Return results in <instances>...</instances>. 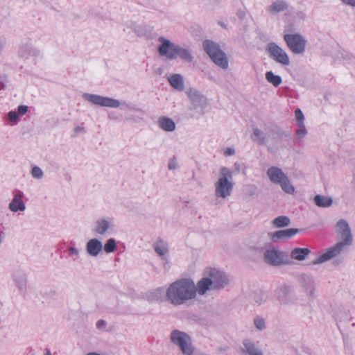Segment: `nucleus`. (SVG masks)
I'll list each match as a JSON object with an SVG mask.
<instances>
[{
    "instance_id": "obj_1",
    "label": "nucleus",
    "mask_w": 355,
    "mask_h": 355,
    "mask_svg": "<svg viewBox=\"0 0 355 355\" xmlns=\"http://www.w3.org/2000/svg\"><path fill=\"white\" fill-rule=\"evenodd\" d=\"M200 282L191 277L180 278L167 287V301L174 306H181L193 302L198 295Z\"/></svg>"
},
{
    "instance_id": "obj_2",
    "label": "nucleus",
    "mask_w": 355,
    "mask_h": 355,
    "mask_svg": "<svg viewBox=\"0 0 355 355\" xmlns=\"http://www.w3.org/2000/svg\"><path fill=\"white\" fill-rule=\"evenodd\" d=\"M157 42V52L161 57H164L168 60L180 58L186 62L193 61V57L189 49L175 44L164 36L159 37Z\"/></svg>"
},
{
    "instance_id": "obj_3",
    "label": "nucleus",
    "mask_w": 355,
    "mask_h": 355,
    "mask_svg": "<svg viewBox=\"0 0 355 355\" xmlns=\"http://www.w3.org/2000/svg\"><path fill=\"white\" fill-rule=\"evenodd\" d=\"M338 234L340 235L344 240L343 242H339L334 246L327 249L324 253L320 254L317 259L313 261L314 265L320 264L337 256L343 250L346 245H351L352 236L348 223L344 220H340L336 227Z\"/></svg>"
},
{
    "instance_id": "obj_4",
    "label": "nucleus",
    "mask_w": 355,
    "mask_h": 355,
    "mask_svg": "<svg viewBox=\"0 0 355 355\" xmlns=\"http://www.w3.org/2000/svg\"><path fill=\"white\" fill-rule=\"evenodd\" d=\"M205 275L206 277L201 279V295L207 290L224 288L228 284L226 275L215 268H207Z\"/></svg>"
},
{
    "instance_id": "obj_5",
    "label": "nucleus",
    "mask_w": 355,
    "mask_h": 355,
    "mask_svg": "<svg viewBox=\"0 0 355 355\" xmlns=\"http://www.w3.org/2000/svg\"><path fill=\"white\" fill-rule=\"evenodd\" d=\"M170 340L184 355H193L196 347L191 336L182 331L174 329L171 332Z\"/></svg>"
},
{
    "instance_id": "obj_6",
    "label": "nucleus",
    "mask_w": 355,
    "mask_h": 355,
    "mask_svg": "<svg viewBox=\"0 0 355 355\" xmlns=\"http://www.w3.org/2000/svg\"><path fill=\"white\" fill-rule=\"evenodd\" d=\"M203 47L205 52L217 66L224 69L228 67L227 58L218 44L207 40L203 42Z\"/></svg>"
},
{
    "instance_id": "obj_7",
    "label": "nucleus",
    "mask_w": 355,
    "mask_h": 355,
    "mask_svg": "<svg viewBox=\"0 0 355 355\" xmlns=\"http://www.w3.org/2000/svg\"><path fill=\"white\" fill-rule=\"evenodd\" d=\"M220 178L216 184V196L225 198L231 194L233 184L231 182L232 173L231 171L223 167L220 169Z\"/></svg>"
},
{
    "instance_id": "obj_8",
    "label": "nucleus",
    "mask_w": 355,
    "mask_h": 355,
    "mask_svg": "<svg viewBox=\"0 0 355 355\" xmlns=\"http://www.w3.org/2000/svg\"><path fill=\"white\" fill-rule=\"evenodd\" d=\"M82 97L86 101H88L93 105L101 107L118 108L121 105H126L125 103H121L118 99L95 94L83 93Z\"/></svg>"
},
{
    "instance_id": "obj_9",
    "label": "nucleus",
    "mask_w": 355,
    "mask_h": 355,
    "mask_svg": "<svg viewBox=\"0 0 355 355\" xmlns=\"http://www.w3.org/2000/svg\"><path fill=\"white\" fill-rule=\"evenodd\" d=\"M115 229L114 220L112 217L103 216L97 218L92 227V232L98 236L110 235Z\"/></svg>"
},
{
    "instance_id": "obj_10",
    "label": "nucleus",
    "mask_w": 355,
    "mask_h": 355,
    "mask_svg": "<svg viewBox=\"0 0 355 355\" xmlns=\"http://www.w3.org/2000/svg\"><path fill=\"white\" fill-rule=\"evenodd\" d=\"M267 174L270 180L275 184H280L282 189L288 193L295 191L294 187L291 184L287 176L277 167H271L268 170Z\"/></svg>"
},
{
    "instance_id": "obj_11",
    "label": "nucleus",
    "mask_w": 355,
    "mask_h": 355,
    "mask_svg": "<svg viewBox=\"0 0 355 355\" xmlns=\"http://www.w3.org/2000/svg\"><path fill=\"white\" fill-rule=\"evenodd\" d=\"M263 261L267 264L273 266L286 265L290 263L286 253L275 248L268 249L264 252Z\"/></svg>"
},
{
    "instance_id": "obj_12",
    "label": "nucleus",
    "mask_w": 355,
    "mask_h": 355,
    "mask_svg": "<svg viewBox=\"0 0 355 355\" xmlns=\"http://www.w3.org/2000/svg\"><path fill=\"white\" fill-rule=\"evenodd\" d=\"M284 39L288 49L295 54L302 53L306 49V41L300 34H285Z\"/></svg>"
},
{
    "instance_id": "obj_13",
    "label": "nucleus",
    "mask_w": 355,
    "mask_h": 355,
    "mask_svg": "<svg viewBox=\"0 0 355 355\" xmlns=\"http://www.w3.org/2000/svg\"><path fill=\"white\" fill-rule=\"evenodd\" d=\"M268 50L271 57H272L276 62L286 66L289 64L290 61L287 53L276 44L270 43L268 45Z\"/></svg>"
},
{
    "instance_id": "obj_14",
    "label": "nucleus",
    "mask_w": 355,
    "mask_h": 355,
    "mask_svg": "<svg viewBox=\"0 0 355 355\" xmlns=\"http://www.w3.org/2000/svg\"><path fill=\"white\" fill-rule=\"evenodd\" d=\"M85 248L87 254L90 257L96 258L103 253V242L98 238L89 239Z\"/></svg>"
},
{
    "instance_id": "obj_15",
    "label": "nucleus",
    "mask_w": 355,
    "mask_h": 355,
    "mask_svg": "<svg viewBox=\"0 0 355 355\" xmlns=\"http://www.w3.org/2000/svg\"><path fill=\"white\" fill-rule=\"evenodd\" d=\"M24 193L21 191H17L12 200L8 204L9 209L12 212L24 211L26 209V205L23 200Z\"/></svg>"
},
{
    "instance_id": "obj_16",
    "label": "nucleus",
    "mask_w": 355,
    "mask_h": 355,
    "mask_svg": "<svg viewBox=\"0 0 355 355\" xmlns=\"http://www.w3.org/2000/svg\"><path fill=\"white\" fill-rule=\"evenodd\" d=\"M147 300L150 302H163L167 301V288L165 289L164 287H157L146 294Z\"/></svg>"
},
{
    "instance_id": "obj_17",
    "label": "nucleus",
    "mask_w": 355,
    "mask_h": 355,
    "mask_svg": "<svg viewBox=\"0 0 355 355\" xmlns=\"http://www.w3.org/2000/svg\"><path fill=\"white\" fill-rule=\"evenodd\" d=\"M19 55L24 59H28L31 57L36 56L39 51L33 46L31 41L22 43L19 48Z\"/></svg>"
},
{
    "instance_id": "obj_18",
    "label": "nucleus",
    "mask_w": 355,
    "mask_h": 355,
    "mask_svg": "<svg viewBox=\"0 0 355 355\" xmlns=\"http://www.w3.org/2000/svg\"><path fill=\"white\" fill-rule=\"evenodd\" d=\"M157 125L163 131L172 132L176 128L175 121L170 117L162 116L157 119Z\"/></svg>"
},
{
    "instance_id": "obj_19",
    "label": "nucleus",
    "mask_w": 355,
    "mask_h": 355,
    "mask_svg": "<svg viewBox=\"0 0 355 355\" xmlns=\"http://www.w3.org/2000/svg\"><path fill=\"white\" fill-rule=\"evenodd\" d=\"M170 85L178 91H182L184 88V77L179 73H175L168 77Z\"/></svg>"
},
{
    "instance_id": "obj_20",
    "label": "nucleus",
    "mask_w": 355,
    "mask_h": 355,
    "mask_svg": "<svg viewBox=\"0 0 355 355\" xmlns=\"http://www.w3.org/2000/svg\"><path fill=\"white\" fill-rule=\"evenodd\" d=\"M153 249L156 254L162 257V259L166 258L168 253V245L166 242L163 240L156 241L153 245Z\"/></svg>"
},
{
    "instance_id": "obj_21",
    "label": "nucleus",
    "mask_w": 355,
    "mask_h": 355,
    "mask_svg": "<svg viewBox=\"0 0 355 355\" xmlns=\"http://www.w3.org/2000/svg\"><path fill=\"white\" fill-rule=\"evenodd\" d=\"M299 232L298 229L291 228L284 230H279L275 232L272 236V239L275 241L278 239H288L293 236Z\"/></svg>"
},
{
    "instance_id": "obj_22",
    "label": "nucleus",
    "mask_w": 355,
    "mask_h": 355,
    "mask_svg": "<svg viewBox=\"0 0 355 355\" xmlns=\"http://www.w3.org/2000/svg\"><path fill=\"white\" fill-rule=\"evenodd\" d=\"M126 28L129 33L132 32L139 37H144L146 35V28L134 21H129L126 24Z\"/></svg>"
},
{
    "instance_id": "obj_23",
    "label": "nucleus",
    "mask_w": 355,
    "mask_h": 355,
    "mask_svg": "<svg viewBox=\"0 0 355 355\" xmlns=\"http://www.w3.org/2000/svg\"><path fill=\"white\" fill-rule=\"evenodd\" d=\"M311 252L310 250L306 248H296L291 252V257L297 261H303Z\"/></svg>"
},
{
    "instance_id": "obj_24",
    "label": "nucleus",
    "mask_w": 355,
    "mask_h": 355,
    "mask_svg": "<svg viewBox=\"0 0 355 355\" xmlns=\"http://www.w3.org/2000/svg\"><path fill=\"white\" fill-rule=\"evenodd\" d=\"M194 107H198L200 102V94L198 89L189 88L186 92Z\"/></svg>"
},
{
    "instance_id": "obj_25",
    "label": "nucleus",
    "mask_w": 355,
    "mask_h": 355,
    "mask_svg": "<svg viewBox=\"0 0 355 355\" xmlns=\"http://www.w3.org/2000/svg\"><path fill=\"white\" fill-rule=\"evenodd\" d=\"M117 248V243L114 239H108L105 244L103 243V251L104 250L107 254L114 252Z\"/></svg>"
},
{
    "instance_id": "obj_26",
    "label": "nucleus",
    "mask_w": 355,
    "mask_h": 355,
    "mask_svg": "<svg viewBox=\"0 0 355 355\" xmlns=\"http://www.w3.org/2000/svg\"><path fill=\"white\" fill-rule=\"evenodd\" d=\"M287 8L286 2L284 1H275L268 8V11L271 13H275L285 10Z\"/></svg>"
},
{
    "instance_id": "obj_27",
    "label": "nucleus",
    "mask_w": 355,
    "mask_h": 355,
    "mask_svg": "<svg viewBox=\"0 0 355 355\" xmlns=\"http://www.w3.org/2000/svg\"><path fill=\"white\" fill-rule=\"evenodd\" d=\"M315 203L318 207H329L332 204V200L331 198L317 195L314 198Z\"/></svg>"
},
{
    "instance_id": "obj_28",
    "label": "nucleus",
    "mask_w": 355,
    "mask_h": 355,
    "mask_svg": "<svg viewBox=\"0 0 355 355\" xmlns=\"http://www.w3.org/2000/svg\"><path fill=\"white\" fill-rule=\"evenodd\" d=\"M243 345L246 349L247 352L250 355H263L262 353L257 349L254 343L249 340H245Z\"/></svg>"
},
{
    "instance_id": "obj_29",
    "label": "nucleus",
    "mask_w": 355,
    "mask_h": 355,
    "mask_svg": "<svg viewBox=\"0 0 355 355\" xmlns=\"http://www.w3.org/2000/svg\"><path fill=\"white\" fill-rule=\"evenodd\" d=\"M266 80L274 86L277 87L282 83V78L279 76L275 75L272 71L266 73Z\"/></svg>"
},
{
    "instance_id": "obj_30",
    "label": "nucleus",
    "mask_w": 355,
    "mask_h": 355,
    "mask_svg": "<svg viewBox=\"0 0 355 355\" xmlns=\"http://www.w3.org/2000/svg\"><path fill=\"white\" fill-rule=\"evenodd\" d=\"M290 223V219L287 216H282L276 218L273 220V224L277 227L288 226Z\"/></svg>"
},
{
    "instance_id": "obj_31",
    "label": "nucleus",
    "mask_w": 355,
    "mask_h": 355,
    "mask_svg": "<svg viewBox=\"0 0 355 355\" xmlns=\"http://www.w3.org/2000/svg\"><path fill=\"white\" fill-rule=\"evenodd\" d=\"M31 175L34 179L41 180L43 178L44 174L40 167L34 166L31 168Z\"/></svg>"
},
{
    "instance_id": "obj_32",
    "label": "nucleus",
    "mask_w": 355,
    "mask_h": 355,
    "mask_svg": "<svg viewBox=\"0 0 355 355\" xmlns=\"http://www.w3.org/2000/svg\"><path fill=\"white\" fill-rule=\"evenodd\" d=\"M69 257L73 260H76L80 257V250L75 246H70L67 249Z\"/></svg>"
},
{
    "instance_id": "obj_33",
    "label": "nucleus",
    "mask_w": 355,
    "mask_h": 355,
    "mask_svg": "<svg viewBox=\"0 0 355 355\" xmlns=\"http://www.w3.org/2000/svg\"><path fill=\"white\" fill-rule=\"evenodd\" d=\"M295 115L299 127H302L304 123V114L300 108L295 111Z\"/></svg>"
},
{
    "instance_id": "obj_34",
    "label": "nucleus",
    "mask_w": 355,
    "mask_h": 355,
    "mask_svg": "<svg viewBox=\"0 0 355 355\" xmlns=\"http://www.w3.org/2000/svg\"><path fill=\"white\" fill-rule=\"evenodd\" d=\"M179 168V164L177 159L175 157H171L168 160V168L170 171H175Z\"/></svg>"
},
{
    "instance_id": "obj_35",
    "label": "nucleus",
    "mask_w": 355,
    "mask_h": 355,
    "mask_svg": "<svg viewBox=\"0 0 355 355\" xmlns=\"http://www.w3.org/2000/svg\"><path fill=\"white\" fill-rule=\"evenodd\" d=\"M19 116H20L19 115L17 111L12 110L8 113V119L14 124H16L17 123Z\"/></svg>"
},
{
    "instance_id": "obj_36",
    "label": "nucleus",
    "mask_w": 355,
    "mask_h": 355,
    "mask_svg": "<svg viewBox=\"0 0 355 355\" xmlns=\"http://www.w3.org/2000/svg\"><path fill=\"white\" fill-rule=\"evenodd\" d=\"M73 133L75 136L85 135L87 133V130L83 125H76L73 129Z\"/></svg>"
},
{
    "instance_id": "obj_37",
    "label": "nucleus",
    "mask_w": 355,
    "mask_h": 355,
    "mask_svg": "<svg viewBox=\"0 0 355 355\" xmlns=\"http://www.w3.org/2000/svg\"><path fill=\"white\" fill-rule=\"evenodd\" d=\"M96 327L98 329L105 330L107 327V322L103 320H99L96 322Z\"/></svg>"
},
{
    "instance_id": "obj_38",
    "label": "nucleus",
    "mask_w": 355,
    "mask_h": 355,
    "mask_svg": "<svg viewBox=\"0 0 355 355\" xmlns=\"http://www.w3.org/2000/svg\"><path fill=\"white\" fill-rule=\"evenodd\" d=\"M262 135L261 131L256 128L254 129V136L255 137H259V142L261 144H264V137L260 138L261 135Z\"/></svg>"
},
{
    "instance_id": "obj_39",
    "label": "nucleus",
    "mask_w": 355,
    "mask_h": 355,
    "mask_svg": "<svg viewBox=\"0 0 355 355\" xmlns=\"http://www.w3.org/2000/svg\"><path fill=\"white\" fill-rule=\"evenodd\" d=\"M28 107L26 106V105H19L17 107V113L19 114V115L21 116H23L27 112H28Z\"/></svg>"
},
{
    "instance_id": "obj_40",
    "label": "nucleus",
    "mask_w": 355,
    "mask_h": 355,
    "mask_svg": "<svg viewBox=\"0 0 355 355\" xmlns=\"http://www.w3.org/2000/svg\"><path fill=\"white\" fill-rule=\"evenodd\" d=\"M254 324L259 329H262L264 327L265 322L261 318H256L254 320Z\"/></svg>"
},
{
    "instance_id": "obj_41",
    "label": "nucleus",
    "mask_w": 355,
    "mask_h": 355,
    "mask_svg": "<svg viewBox=\"0 0 355 355\" xmlns=\"http://www.w3.org/2000/svg\"><path fill=\"white\" fill-rule=\"evenodd\" d=\"M296 133L299 137H303L305 135L306 130L304 124L302 127H300V128L297 130Z\"/></svg>"
},
{
    "instance_id": "obj_42",
    "label": "nucleus",
    "mask_w": 355,
    "mask_h": 355,
    "mask_svg": "<svg viewBox=\"0 0 355 355\" xmlns=\"http://www.w3.org/2000/svg\"><path fill=\"white\" fill-rule=\"evenodd\" d=\"M234 150L232 148H227L224 151V154L226 156L232 155H234Z\"/></svg>"
},
{
    "instance_id": "obj_43",
    "label": "nucleus",
    "mask_w": 355,
    "mask_h": 355,
    "mask_svg": "<svg viewBox=\"0 0 355 355\" xmlns=\"http://www.w3.org/2000/svg\"><path fill=\"white\" fill-rule=\"evenodd\" d=\"M17 285L19 289L23 290L26 286V282L22 279L20 282H17Z\"/></svg>"
},
{
    "instance_id": "obj_44",
    "label": "nucleus",
    "mask_w": 355,
    "mask_h": 355,
    "mask_svg": "<svg viewBox=\"0 0 355 355\" xmlns=\"http://www.w3.org/2000/svg\"><path fill=\"white\" fill-rule=\"evenodd\" d=\"M343 3L355 6V0H342Z\"/></svg>"
},
{
    "instance_id": "obj_45",
    "label": "nucleus",
    "mask_w": 355,
    "mask_h": 355,
    "mask_svg": "<svg viewBox=\"0 0 355 355\" xmlns=\"http://www.w3.org/2000/svg\"><path fill=\"white\" fill-rule=\"evenodd\" d=\"M108 118L110 119H116V117L114 116V112H110L107 115Z\"/></svg>"
},
{
    "instance_id": "obj_46",
    "label": "nucleus",
    "mask_w": 355,
    "mask_h": 355,
    "mask_svg": "<svg viewBox=\"0 0 355 355\" xmlns=\"http://www.w3.org/2000/svg\"><path fill=\"white\" fill-rule=\"evenodd\" d=\"M85 355H102V354L100 353H97V352H89V353H87Z\"/></svg>"
},
{
    "instance_id": "obj_47",
    "label": "nucleus",
    "mask_w": 355,
    "mask_h": 355,
    "mask_svg": "<svg viewBox=\"0 0 355 355\" xmlns=\"http://www.w3.org/2000/svg\"><path fill=\"white\" fill-rule=\"evenodd\" d=\"M2 241H3V236H2V235L0 234V245L2 243Z\"/></svg>"
},
{
    "instance_id": "obj_48",
    "label": "nucleus",
    "mask_w": 355,
    "mask_h": 355,
    "mask_svg": "<svg viewBox=\"0 0 355 355\" xmlns=\"http://www.w3.org/2000/svg\"><path fill=\"white\" fill-rule=\"evenodd\" d=\"M46 355H52V354H51V352L49 350H48V351L46 352Z\"/></svg>"
}]
</instances>
